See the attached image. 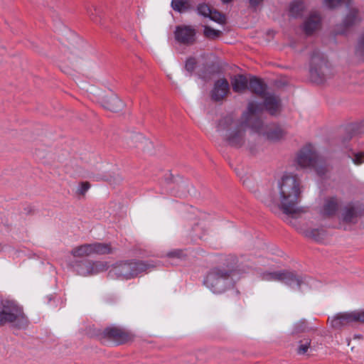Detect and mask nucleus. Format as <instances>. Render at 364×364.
<instances>
[{"label":"nucleus","instance_id":"obj_1","mask_svg":"<svg viewBox=\"0 0 364 364\" xmlns=\"http://www.w3.org/2000/svg\"><path fill=\"white\" fill-rule=\"evenodd\" d=\"M303 186L297 175L284 173L272 190V203H277L287 215L300 213L299 203L301 198Z\"/></svg>","mask_w":364,"mask_h":364},{"label":"nucleus","instance_id":"obj_2","mask_svg":"<svg viewBox=\"0 0 364 364\" xmlns=\"http://www.w3.org/2000/svg\"><path fill=\"white\" fill-rule=\"evenodd\" d=\"M262 98L263 104L250 102L248 104L247 111L242 117L240 129H251L258 130L262 126V121L259 117V114L266 109L271 114H276L281 110V102L279 98L274 94L266 93Z\"/></svg>","mask_w":364,"mask_h":364},{"label":"nucleus","instance_id":"obj_3","mask_svg":"<svg viewBox=\"0 0 364 364\" xmlns=\"http://www.w3.org/2000/svg\"><path fill=\"white\" fill-rule=\"evenodd\" d=\"M13 323L18 328H23L28 323L23 309L14 301L1 299L0 301V326Z\"/></svg>","mask_w":364,"mask_h":364},{"label":"nucleus","instance_id":"obj_4","mask_svg":"<svg viewBox=\"0 0 364 364\" xmlns=\"http://www.w3.org/2000/svg\"><path fill=\"white\" fill-rule=\"evenodd\" d=\"M230 272L223 268H213L206 275L204 284L214 294H222L232 284Z\"/></svg>","mask_w":364,"mask_h":364},{"label":"nucleus","instance_id":"obj_5","mask_svg":"<svg viewBox=\"0 0 364 364\" xmlns=\"http://www.w3.org/2000/svg\"><path fill=\"white\" fill-rule=\"evenodd\" d=\"M148 265L142 262H124L116 264L109 272L112 279L127 280L138 276L146 271Z\"/></svg>","mask_w":364,"mask_h":364},{"label":"nucleus","instance_id":"obj_6","mask_svg":"<svg viewBox=\"0 0 364 364\" xmlns=\"http://www.w3.org/2000/svg\"><path fill=\"white\" fill-rule=\"evenodd\" d=\"M331 75V69L324 56L320 53H314L310 64L311 80L316 84H322Z\"/></svg>","mask_w":364,"mask_h":364},{"label":"nucleus","instance_id":"obj_7","mask_svg":"<svg viewBox=\"0 0 364 364\" xmlns=\"http://www.w3.org/2000/svg\"><path fill=\"white\" fill-rule=\"evenodd\" d=\"M262 279L268 282H282L294 290L300 289L304 285L309 284L306 279L288 271L265 272L262 274Z\"/></svg>","mask_w":364,"mask_h":364},{"label":"nucleus","instance_id":"obj_8","mask_svg":"<svg viewBox=\"0 0 364 364\" xmlns=\"http://www.w3.org/2000/svg\"><path fill=\"white\" fill-rule=\"evenodd\" d=\"M294 162L300 168H314L318 162V156L315 148L311 144L303 146L297 152Z\"/></svg>","mask_w":364,"mask_h":364},{"label":"nucleus","instance_id":"obj_9","mask_svg":"<svg viewBox=\"0 0 364 364\" xmlns=\"http://www.w3.org/2000/svg\"><path fill=\"white\" fill-rule=\"evenodd\" d=\"M331 326L341 329L355 322H364V311L339 313L328 318Z\"/></svg>","mask_w":364,"mask_h":364},{"label":"nucleus","instance_id":"obj_10","mask_svg":"<svg viewBox=\"0 0 364 364\" xmlns=\"http://www.w3.org/2000/svg\"><path fill=\"white\" fill-rule=\"evenodd\" d=\"M221 143L233 149L244 148L254 153L259 150L262 138H220Z\"/></svg>","mask_w":364,"mask_h":364},{"label":"nucleus","instance_id":"obj_11","mask_svg":"<svg viewBox=\"0 0 364 364\" xmlns=\"http://www.w3.org/2000/svg\"><path fill=\"white\" fill-rule=\"evenodd\" d=\"M196 29L191 26H176L174 31L176 41L183 45L190 46L196 41Z\"/></svg>","mask_w":364,"mask_h":364},{"label":"nucleus","instance_id":"obj_12","mask_svg":"<svg viewBox=\"0 0 364 364\" xmlns=\"http://www.w3.org/2000/svg\"><path fill=\"white\" fill-rule=\"evenodd\" d=\"M107 268L108 264L105 262H85L82 264L77 272L79 274L86 276L98 274L107 270Z\"/></svg>","mask_w":364,"mask_h":364},{"label":"nucleus","instance_id":"obj_13","mask_svg":"<svg viewBox=\"0 0 364 364\" xmlns=\"http://www.w3.org/2000/svg\"><path fill=\"white\" fill-rule=\"evenodd\" d=\"M229 90L230 86L227 80L220 79L215 83L212 91V98L215 101L221 100L228 95Z\"/></svg>","mask_w":364,"mask_h":364},{"label":"nucleus","instance_id":"obj_14","mask_svg":"<svg viewBox=\"0 0 364 364\" xmlns=\"http://www.w3.org/2000/svg\"><path fill=\"white\" fill-rule=\"evenodd\" d=\"M105 334L117 344L127 343L131 339L130 335L117 328H109L105 330Z\"/></svg>","mask_w":364,"mask_h":364},{"label":"nucleus","instance_id":"obj_15","mask_svg":"<svg viewBox=\"0 0 364 364\" xmlns=\"http://www.w3.org/2000/svg\"><path fill=\"white\" fill-rule=\"evenodd\" d=\"M321 25V17L316 12L311 13L304 23V30L308 35L318 29Z\"/></svg>","mask_w":364,"mask_h":364},{"label":"nucleus","instance_id":"obj_16","mask_svg":"<svg viewBox=\"0 0 364 364\" xmlns=\"http://www.w3.org/2000/svg\"><path fill=\"white\" fill-rule=\"evenodd\" d=\"M347 7L349 8V11L343 21V24L346 28L355 25L362 19L358 10L353 6V0H351L350 6Z\"/></svg>","mask_w":364,"mask_h":364},{"label":"nucleus","instance_id":"obj_17","mask_svg":"<svg viewBox=\"0 0 364 364\" xmlns=\"http://www.w3.org/2000/svg\"><path fill=\"white\" fill-rule=\"evenodd\" d=\"M247 88L261 97L267 93L266 84L262 80L255 77L250 78Z\"/></svg>","mask_w":364,"mask_h":364},{"label":"nucleus","instance_id":"obj_18","mask_svg":"<svg viewBox=\"0 0 364 364\" xmlns=\"http://www.w3.org/2000/svg\"><path fill=\"white\" fill-rule=\"evenodd\" d=\"M103 106L112 112H118L123 107V102L117 96L112 95L104 100Z\"/></svg>","mask_w":364,"mask_h":364},{"label":"nucleus","instance_id":"obj_19","mask_svg":"<svg viewBox=\"0 0 364 364\" xmlns=\"http://www.w3.org/2000/svg\"><path fill=\"white\" fill-rule=\"evenodd\" d=\"M232 89L235 92H242L247 88L248 80L244 75L235 76L231 81Z\"/></svg>","mask_w":364,"mask_h":364},{"label":"nucleus","instance_id":"obj_20","mask_svg":"<svg viewBox=\"0 0 364 364\" xmlns=\"http://www.w3.org/2000/svg\"><path fill=\"white\" fill-rule=\"evenodd\" d=\"M73 257H82L93 255L92 244H85L73 248L71 251Z\"/></svg>","mask_w":364,"mask_h":364},{"label":"nucleus","instance_id":"obj_21","mask_svg":"<svg viewBox=\"0 0 364 364\" xmlns=\"http://www.w3.org/2000/svg\"><path fill=\"white\" fill-rule=\"evenodd\" d=\"M337 209V200L335 198H330L325 200L321 213L323 215L330 216L335 214Z\"/></svg>","mask_w":364,"mask_h":364},{"label":"nucleus","instance_id":"obj_22","mask_svg":"<svg viewBox=\"0 0 364 364\" xmlns=\"http://www.w3.org/2000/svg\"><path fill=\"white\" fill-rule=\"evenodd\" d=\"M92 247L94 255H106L112 252V248L109 244L95 242L92 243Z\"/></svg>","mask_w":364,"mask_h":364},{"label":"nucleus","instance_id":"obj_23","mask_svg":"<svg viewBox=\"0 0 364 364\" xmlns=\"http://www.w3.org/2000/svg\"><path fill=\"white\" fill-rule=\"evenodd\" d=\"M305 8L304 3L301 0H296L291 3L289 6L290 15L294 17L299 16Z\"/></svg>","mask_w":364,"mask_h":364},{"label":"nucleus","instance_id":"obj_24","mask_svg":"<svg viewBox=\"0 0 364 364\" xmlns=\"http://www.w3.org/2000/svg\"><path fill=\"white\" fill-rule=\"evenodd\" d=\"M303 234L316 241H320L323 239L324 231L323 229H306L304 230Z\"/></svg>","mask_w":364,"mask_h":364},{"label":"nucleus","instance_id":"obj_25","mask_svg":"<svg viewBox=\"0 0 364 364\" xmlns=\"http://www.w3.org/2000/svg\"><path fill=\"white\" fill-rule=\"evenodd\" d=\"M311 340L309 338H305L300 340L298 343L296 353L298 355H305L311 348Z\"/></svg>","mask_w":364,"mask_h":364},{"label":"nucleus","instance_id":"obj_26","mask_svg":"<svg viewBox=\"0 0 364 364\" xmlns=\"http://www.w3.org/2000/svg\"><path fill=\"white\" fill-rule=\"evenodd\" d=\"M171 6L173 10L178 12H183L189 7L188 0H172Z\"/></svg>","mask_w":364,"mask_h":364},{"label":"nucleus","instance_id":"obj_27","mask_svg":"<svg viewBox=\"0 0 364 364\" xmlns=\"http://www.w3.org/2000/svg\"><path fill=\"white\" fill-rule=\"evenodd\" d=\"M357 217V211L353 207L346 208L343 213V220L346 222H354Z\"/></svg>","mask_w":364,"mask_h":364},{"label":"nucleus","instance_id":"obj_28","mask_svg":"<svg viewBox=\"0 0 364 364\" xmlns=\"http://www.w3.org/2000/svg\"><path fill=\"white\" fill-rule=\"evenodd\" d=\"M324 4L328 8H335L338 5L344 4L346 6H350L351 0H323Z\"/></svg>","mask_w":364,"mask_h":364},{"label":"nucleus","instance_id":"obj_29","mask_svg":"<svg viewBox=\"0 0 364 364\" xmlns=\"http://www.w3.org/2000/svg\"><path fill=\"white\" fill-rule=\"evenodd\" d=\"M362 127L361 123H352L347 126V130L352 134H362Z\"/></svg>","mask_w":364,"mask_h":364},{"label":"nucleus","instance_id":"obj_30","mask_svg":"<svg viewBox=\"0 0 364 364\" xmlns=\"http://www.w3.org/2000/svg\"><path fill=\"white\" fill-rule=\"evenodd\" d=\"M221 32L218 30H215L209 26H205L204 28V35L208 38L214 39L220 36Z\"/></svg>","mask_w":364,"mask_h":364},{"label":"nucleus","instance_id":"obj_31","mask_svg":"<svg viewBox=\"0 0 364 364\" xmlns=\"http://www.w3.org/2000/svg\"><path fill=\"white\" fill-rule=\"evenodd\" d=\"M198 13L204 17H209L210 14H211L212 9L209 6L205 4H202L198 5Z\"/></svg>","mask_w":364,"mask_h":364},{"label":"nucleus","instance_id":"obj_32","mask_svg":"<svg viewBox=\"0 0 364 364\" xmlns=\"http://www.w3.org/2000/svg\"><path fill=\"white\" fill-rule=\"evenodd\" d=\"M90 188V184L85 181V182H82L80 183L78 188H77V193L79 194V195H85V193L88 191V189Z\"/></svg>","mask_w":364,"mask_h":364},{"label":"nucleus","instance_id":"obj_33","mask_svg":"<svg viewBox=\"0 0 364 364\" xmlns=\"http://www.w3.org/2000/svg\"><path fill=\"white\" fill-rule=\"evenodd\" d=\"M196 59L194 58H189L186 62L185 68L187 71L191 73L194 70V69L196 68Z\"/></svg>","mask_w":364,"mask_h":364},{"label":"nucleus","instance_id":"obj_34","mask_svg":"<svg viewBox=\"0 0 364 364\" xmlns=\"http://www.w3.org/2000/svg\"><path fill=\"white\" fill-rule=\"evenodd\" d=\"M353 161L356 165H360L364 162V153L358 152L354 154Z\"/></svg>","mask_w":364,"mask_h":364},{"label":"nucleus","instance_id":"obj_35","mask_svg":"<svg viewBox=\"0 0 364 364\" xmlns=\"http://www.w3.org/2000/svg\"><path fill=\"white\" fill-rule=\"evenodd\" d=\"M209 18L215 21L221 22L223 21V16L216 11H211Z\"/></svg>","mask_w":364,"mask_h":364},{"label":"nucleus","instance_id":"obj_36","mask_svg":"<svg viewBox=\"0 0 364 364\" xmlns=\"http://www.w3.org/2000/svg\"><path fill=\"white\" fill-rule=\"evenodd\" d=\"M287 130L282 127H277L272 133L273 136H282L287 134Z\"/></svg>","mask_w":364,"mask_h":364},{"label":"nucleus","instance_id":"obj_37","mask_svg":"<svg viewBox=\"0 0 364 364\" xmlns=\"http://www.w3.org/2000/svg\"><path fill=\"white\" fill-rule=\"evenodd\" d=\"M167 256L168 257L181 258L183 256V252L181 250H175L169 252L167 254Z\"/></svg>","mask_w":364,"mask_h":364},{"label":"nucleus","instance_id":"obj_38","mask_svg":"<svg viewBox=\"0 0 364 364\" xmlns=\"http://www.w3.org/2000/svg\"><path fill=\"white\" fill-rule=\"evenodd\" d=\"M358 46L360 50L364 51V33H363V35L361 36V37L359 40Z\"/></svg>","mask_w":364,"mask_h":364},{"label":"nucleus","instance_id":"obj_39","mask_svg":"<svg viewBox=\"0 0 364 364\" xmlns=\"http://www.w3.org/2000/svg\"><path fill=\"white\" fill-rule=\"evenodd\" d=\"M248 1H249L250 4L252 6H256L259 5V4H261L263 0H248Z\"/></svg>","mask_w":364,"mask_h":364},{"label":"nucleus","instance_id":"obj_40","mask_svg":"<svg viewBox=\"0 0 364 364\" xmlns=\"http://www.w3.org/2000/svg\"><path fill=\"white\" fill-rule=\"evenodd\" d=\"M276 139L277 138H269V137L266 138L268 143L273 142L274 139Z\"/></svg>","mask_w":364,"mask_h":364},{"label":"nucleus","instance_id":"obj_41","mask_svg":"<svg viewBox=\"0 0 364 364\" xmlns=\"http://www.w3.org/2000/svg\"><path fill=\"white\" fill-rule=\"evenodd\" d=\"M265 203H267V205L268 206H269L270 208H272V202H271V201H269H269H266Z\"/></svg>","mask_w":364,"mask_h":364},{"label":"nucleus","instance_id":"obj_42","mask_svg":"<svg viewBox=\"0 0 364 364\" xmlns=\"http://www.w3.org/2000/svg\"><path fill=\"white\" fill-rule=\"evenodd\" d=\"M338 33H343V31H338Z\"/></svg>","mask_w":364,"mask_h":364}]
</instances>
